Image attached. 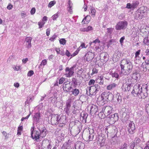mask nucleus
Returning <instances> with one entry per match:
<instances>
[{
    "label": "nucleus",
    "instance_id": "f257e3e1",
    "mask_svg": "<svg viewBox=\"0 0 149 149\" xmlns=\"http://www.w3.org/2000/svg\"><path fill=\"white\" fill-rule=\"evenodd\" d=\"M121 71L120 74L126 75L129 74L131 72L133 66L132 63L130 59L124 58L122 59L120 63Z\"/></svg>",
    "mask_w": 149,
    "mask_h": 149
},
{
    "label": "nucleus",
    "instance_id": "f03ea898",
    "mask_svg": "<svg viewBox=\"0 0 149 149\" xmlns=\"http://www.w3.org/2000/svg\"><path fill=\"white\" fill-rule=\"evenodd\" d=\"M140 87L139 84H136L133 87L132 93L134 96H138L139 98L144 99L146 97V96L144 95L143 93L142 92V88H140Z\"/></svg>",
    "mask_w": 149,
    "mask_h": 149
},
{
    "label": "nucleus",
    "instance_id": "7ed1b4c3",
    "mask_svg": "<svg viewBox=\"0 0 149 149\" xmlns=\"http://www.w3.org/2000/svg\"><path fill=\"white\" fill-rule=\"evenodd\" d=\"M111 94H110L106 92H104L102 93L101 96L98 98V101L99 103H101V105H103L104 104V100L108 101L109 100L110 96H112Z\"/></svg>",
    "mask_w": 149,
    "mask_h": 149
},
{
    "label": "nucleus",
    "instance_id": "20e7f679",
    "mask_svg": "<svg viewBox=\"0 0 149 149\" xmlns=\"http://www.w3.org/2000/svg\"><path fill=\"white\" fill-rule=\"evenodd\" d=\"M94 135L93 133L91 134L89 131H84L83 133L82 136L85 141L89 142L93 140Z\"/></svg>",
    "mask_w": 149,
    "mask_h": 149
},
{
    "label": "nucleus",
    "instance_id": "39448f33",
    "mask_svg": "<svg viewBox=\"0 0 149 149\" xmlns=\"http://www.w3.org/2000/svg\"><path fill=\"white\" fill-rule=\"evenodd\" d=\"M136 83V81L132 79L131 78H127L126 80V82L125 85L123 86H125V90L126 91H129L130 89V88L132 86V84Z\"/></svg>",
    "mask_w": 149,
    "mask_h": 149
},
{
    "label": "nucleus",
    "instance_id": "423d86ee",
    "mask_svg": "<svg viewBox=\"0 0 149 149\" xmlns=\"http://www.w3.org/2000/svg\"><path fill=\"white\" fill-rule=\"evenodd\" d=\"M128 23L125 21L119 22L116 25L115 29L117 30L125 29Z\"/></svg>",
    "mask_w": 149,
    "mask_h": 149
},
{
    "label": "nucleus",
    "instance_id": "0eeeda50",
    "mask_svg": "<svg viewBox=\"0 0 149 149\" xmlns=\"http://www.w3.org/2000/svg\"><path fill=\"white\" fill-rule=\"evenodd\" d=\"M74 68L72 67L70 68L68 67L66 68L65 69L64 75L67 77H72L74 73Z\"/></svg>",
    "mask_w": 149,
    "mask_h": 149
},
{
    "label": "nucleus",
    "instance_id": "6e6552de",
    "mask_svg": "<svg viewBox=\"0 0 149 149\" xmlns=\"http://www.w3.org/2000/svg\"><path fill=\"white\" fill-rule=\"evenodd\" d=\"M41 146L42 149H51L52 146L49 140H44L42 142Z\"/></svg>",
    "mask_w": 149,
    "mask_h": 149
},
{
    "label": "nucleus",
    "instance_id": "1a4fd4ad",
    "mask_svg": "<svg viewBox=\"0 0 149 149\" xmlns=\"http://www.w3.org/2000/svg\"><path fill=\"white\" fill-rule=\"evenodd\" d=\"M118 119V114L117 113L111 115L109 117V121L110 124H113Z\"/></svg>",
    "mask_w": 149,
    "mask_h": 149
},
{
    "label": "nucleus",
    "instance_id": "9d476101",
    "mask_svg": "<svg viewBox=\"0 0 149 149\" xmlns=\"http://www.w3.org/2000/svg\"><path fill=\"white\" fill-rule=\"evenodd\" d=\"M97 88H96L95 86H93L88 87L86 89V92L89 93L90 95H95L96 94V91H97Z\"/></svg>",
    "mask_w": 149,
    "mask_h": 149
},
{
    "label": "nucleus",
    "instance_id": "9b49d317",
    "mask_svg": "<svg viewBox=\"0 0 149 149\" xmlns=\"http://www.w3.org/2000/svg\"><path fill=\"white\" fill-rule=\"evenodd\" d=\"M59 116L57 114H52V116L51 122L53 125L58 124Z\"/></svg>",
    "mask_w": 149,
    "mask_h": 149
},
{
    "label": "nucleus",
    "instance_id": "f8f14e48",
    "mask_svg": "<svg viewBox=\"0 0 149 149\" xmlns=\"http://www.w3.org/2000/svg\"><path fill=\"white\" fill-rule=\"evenodd\" d=\"M41 119V114L38 111L35 113L33 117V120L36 123H39Z\"/></svg>",
    "mask_w": 149,
    "mask_h": 149
},
{
    "label": "nucleus",
    "instance_id": "ddd939ff",
    "mask_svg": "<svg viewBox=\"0 0 149 149\" xmlns=\"http://www.w3.org/2000/svg\"><path fill=\"white\" fill-rule=\"evenodd\" d=\"M31 135V138L33 139H34L36 141H38L40 137V132L38 131L35 130L34 133H32Z\"/></svg>",
    "mask_w": 149,
    "mask_h": 149
},
{
    "label": "nucleus",
    "instance_id": "4468645a",
    "mask_svg": "<svg viewBox=\"0 0 149 149\" xmlns=\"http://www.w3.org/2000/svg\"><path fill=\"white\" fill-rule=\"evenodd\" d=\"M64 86H63V90L66 92L69 91L72 89V86L70 82L68 81L64 83Z\"/></svg>",
    "mask_w": 149,
    "mask_h": 149
},
{
    "label": "nucleus",
    "instance_id": "2eb2a0df",
    "mask_svg": "<svg viewBox=\"0 0 149 149\" xmlns=\"http://www.w3.org/2000/svg\"><path fill=\"white\" fill-rule=\"evenodd\" d=\"M135 127L134 124L132 122H131L129 124L128 127V131L129 133L130 134H133L134 132Z\"/></svg>",
    "mask_w": 149,
    "mask_h": 149
},
{
    "label": "nucleus",
    "instance_id": "dca6fc26",
    "mask_svg": "<svg viewBox=\"0 0 149 149\" xmlns=\"http://www.w3.org/2000/svg\"><path fill=\"white\" fill-rule=\"evenodd\" d=\"M94 57V54L91 52H88L85 55V58L86 61H91L93 58Z\"/></svg>",
    "mask_w": 149,
    "mask_h": 149
},
{
    "label": "nucleus",
    "instance_id": "f3484780",
    "mask_svg": "<svg viewBox=\"0 0 149 149\" xmlns=\"http://www.w3.org/2000/svg\"><path fill=\"white\" fill-rule=\"evenodd\" d=\"M90 112L91 114H95L97 111L98 107L97 105L92 104L90 106Z\"/></svg>",
    "mask_w": 149,
    "mask_h": 149
},
{
    "label": "nucleus",
    "instance_id": "a211bd4d",
    "mask_svg": "<svg viewBox=\"0 0 149 149\" xmlns=\"http://www.w3.org/2000/svg\"><path fill=\"white\" fill-rule=\"evenodd\" d=\"M32 38L31 37H26L25 39L26 45L27 48H30L31 47V41Z\"/></svg>",
    "mask_w": 149,
    "mask_h": 149
},
{
    "label": "nucleus",
    "instance_id": "6ab92c4d",
    "mask_svg": "<svg viewBox=\"0 0 149 149\" xmlns=\"http://www.w3.org/2000/svg\"><path fill=\"white\" fill-rule=\"evenodd\" d=\"M112 109L113 108L111 107L107 106L105 107L103 111L104 113L108 116L111 113Z\"/></svg>",
    "mask_w": 149,
    "mask_h": 149
},
{
    "label": "nucleus",
    "instance_id": "aec40b11",
    "mask_svg": "<svg viewBox=\"0 0 149 149\" xmlns=\"http://www.w3.org/2000/svg\"><path fill=\"white\" fill-rule=\"evenodd\" d=\"M71 99H69L66 102L65 113H68L70 112V109L71 107Z\"/></svg>",
    "mask_w": 149,
    "mask_h": 149
},
{
    "label": "nucleus",
    "instance_id": "412c9836",
    "mask_svg": "<svg viewBox=\"0 0 149 149\" xmlns=\"http://www.w3.org/2000/svg\"><path fill=\"white\" fill-rule=\"evenodd\" d=\"M73 4L70 0L68 1V6L67 8L68 11L72 14L73 13L72 7Z\"/></svg>",
    "mask_w": 149,
    "mask_h": 149
},
{
    "label": "nucleus",
    "instance_id": "4be33fe9",
    "mask_svg": "<svg viewBox=\"0 0 149 149\" xmlns=\"http://www.w3.org/2000/svg\"><path fill=\"white\" fill-rule=\"evenodd\" d=\"M141 67H143L144 69H146V70L149 69V61L148 60H146L142 64Z\"/></svg>",
    "mask_w": 149,
    "mask_h": 149
},
{
    "label": "nucleus",
    "instance_id": "5701e85b",
    "mask_svg": "<svg viewBox=\"0 0 149 149\" xmlns=\"http://www.w3.org/2000/svg\"><path fill=\"white\" fill-rule=\"evenodd\" d=\"M117 86L116 84L112 83L109 84L107 87V89L108 90H111L115 88Z\"/></svg>",
    "mask_w": 149,
    "mask_h": 149
},
{
    "label": "nucleus",
    "instance_id": "b1692460",
    "mask_svg": "<svg viewBox=\"0 0 149 149\" xmlns=\"http://www.w3.org/2000/svg\"><path fill=\"white\" fill-rule=\"evenodd\" d=\"M91 17L90 16L87 15L83 20L82 23L83 24H87L90 21Z\"/></svg>",
    "mask_w": 149,
    "mask_h": 149
},
{
    "label": "nucleus",
    "instance_id": "393cba45",
    "mask_svg": "<svg viewBox=\"0 0 149 149\" xmlns=\"http://www.w3.org/2000/svg\"><path fill=\"white\" fill-rule=\"evenodd\" d=\"M139 74L137 73H134L132 74L131 78L132 79L136 81V83L137 82V80L138 78Z\"/></svg>",
    "mask_w": 149,
    "mask_h": 149
},
{
    "label": "nucleus",
    "instance_id": "a878e982",
    "mask_svg": "<svg viewBox=\"0 0 149 149\" xmlns=\"http://www.w3.org/2000/svg\"><path fill=\"white\" fill-rule=\"evenodd\" d=\"M71 92H72V94L75 96L77 95L79 93V90L77 88L73 89Z\"/></svg>",
    "mask_w": 149,
    "mask_h": 149
},
{
    "label": "nucleus",
    "instance_id": "bb28decb",
    "mask_svg": "<svg viewBox=\"0 0 149 149\" xmlns=\"http://www.w3.org/2000/svg\"><path fill=\"white\" fill-rule=\"evenodd\" d=\"M141 141L140 139L138 137H136L134 140L133 142L134 145H137L140 143Z\"/></svg>",
    "mask_w": 149,
    "mask_h": 149
},
{
    "label": "nucleus",
    "instance_id": "cd10ccee",
    "mask_svg": "<svg viewBox=\"0 0 149 149\" xmlns=\"http://www.w3.org/2000/svg\"><path fill=\"white\" fill-rule=\"evenodd\" d=\"M58 121L59 123H66V117L64 116H62L60 117L58 119Z\"/></svg>",
    "mask_w": 149,
    "mask_h": 149
},
{
    "label": "nucleus",
    "instance_id": "c85d7f7f",
    "mask_svg": "<svg viewBox=\"0 0 149 149\" xmlns=\"http://www.w3.org/2000/svg\"><path fill=\"white\" fill-rule=\"evenodd\" d=\"M46 135V131L43 129L40 131V137L42 138L45 137Z\"/></svg>",
    "mask_w": 149,
    "mask_h": 149
},
{
    "label": "nucleus",
    "instance_id": "c756f323",
    "mask_svg": "<svg viewBox=\"0 0 149 149\" xmlns=\"http://www.w3.org/2000/svg\"><path fill=\"white\" fill-rule=\"evenodd\" d=\"M98 70L95 68H93L92 70V72L91 73V76L94 74H97L98 73Z\"/></svg>",
    "mask_w": 149,
    "mask_h": 149
},
{
    "label": "nucleus",
    "instance_id": "7c9ffc66",
    "mask_svg": "<svg viewBox=\"0 0 149 149\" xmlns=\"http://www.w3.org/2000/svg\"><path fill=\"white\" fill-rule=\"evenodd\" d=\"M81 49V48H80V47H79L77 48V50L71 55V56L72 57H74L77 55Z\"/></svg>",
    "mask_w": 149,
    "mask_h": 149
},
{
    "label": "nucleus",
    "instance_id": "2f4dec72",
    "mask_svg": "<svg viewBox=\"0 0 149 149\" xmlns=\"http://www.w3.org/2000/svg\"><path fill=\"white\" fill-rule=\"evenodd\" d=\"M56 3V1H51L49 2L48 4V7L51 8L54 6Z\"/></svg>",
    "mask_w": 149,
    "mask_h": 149
},
{
    "label": "nucleus",
    "instance_id": "473e14b6",
    "mask_svg": "<svg viewBox=\"0 0 149 149\" xmlns=\"http://www.w3.org/2000/svg\"><path fill=\"white\" fill-rule=\"evenodd\" d=\"M2 133L3 135L5 136V139H7L8 138L10 137L11 136L10 134H7L5 132L3 131Z\"/></svg>",
    "mask_w": 149,
    "mask_h": 149
},
{
    "label": "nucleus",
    "instance_id": "72a5a7b5",
    "mask_svg": "<svg viewBox=\"0 0 149 149\" xmlns=\"http://www.w3.org/2000/svg\"><path fill=\"white\" fill-rule=\"evenodd\" d=\"M104 112V111L103 112H100L98 114L99 116L101 119L104 118L105 117Z\"/></svg>",
    "mask_w": 149,
    "mask_h": 149
},
{
    "label": "nucleus",
    "instance_id": "f704fd0d",
    "mask_svg": "<svg viewBox=\"0 0 149 149\" xmlns=\"http://www.w3.org/2000/svg\"><path fill=\"white\" fill-rule=\"evenodd\" d=\"M111 76L113 77H114L118 79L119 77L118 74L116 72H114V73H112Z\"/></svg>",
    "mask_w": 149,
    "mask_h": 149
},
{
    "label": "nucleus",
    "instance_id": "c9c22d12",
    "mask_svg": "<svg viewBox=\"0 0 149 149\" xmlns=\"http://www.w3.org/2000/svg\"><path fill=\"white\" fill-rule=\"evenodd\" d=\"M45 23V22H42V21L38 22V24L39 26V28L40 29L42 27Z\"/></svg>",
    "mask_w": 149,
    "mask_h": 149
},
{
    "label": "nucleus",
    "instance_id": "e433bc0d",
    "mask_svg": "<svg viewBox=\"0 0 149 149\" xmlns=\"http://www.w3.org/2000/svg\"><path fill=\"white\" fill-rule=\"evenodd\" d=\"M57 37V36L54 34L49 39V40L51 42H54Z\"/></svg>",
    "mask_w": 149,
    "mask_h": 149
},
{
    "label": "nucleus",
    "instance_id": "4c0bfd02",
    "mask_svg": "<svg viewBox=\"0 0 149 149\" xmlns=\"http://www.w3.org/2000/svg\"><path fill=\"white\" fill-rule=\"evenodd\" d=\"M59 42L61 44L64 45L66 43V40L65 39L61 38L59 40Z\"/></svg>",
    "mask_w": 149,
    "mask_h": 149
},
{
    "label": "nucleus",
    "instance_id": "58836bf2",
    "mask_svg": "<svg viewBox=\"0 0 149 149\" xmlns=\"http://www.w3.org/2000/svg\"><path fill=\"white\" fill-rule=\"evenodd\" d=\"M47 63V61L46 59H44L42 61L40 65V66L43 65V66L46 65Z\"/></svg>",
    "mask_w": 149,
    "mask_h": 149
},
{
    "label": "nucleus",
    "instance_id": "ea45409f",
    "mask_svg": "<svg viewBox=\"0 0 149 149\" xmlns=\"http://www.w3.org/2000/svg\"><path fill=\"white\" fill-rule=\"evenodd\" d=\"M96 12V11L95 9H91V15L92 16L94 17L95 16Z\"/></svg>",
    "mask_w": 149,
    "mask_h": 149
},
{
    "label": "nucleus",
    "instance_id": "a19ab883",
    "mask_svg": "<svg viewBox=\"0 0 149 149\" xmlns=\"http://www.w3.org/2000/svg\"><path fill=\"white\" fill-rule=\"evenodd\" d=\"M79 148L80 149H83L84 148V143L81 142H79Z\"/></svg>",
    "mask_w": 149,
    "mask_h": 149
},
{
    "label": "nucleus",
    "instance_id": "79ce46f5",
    "mask_svg": "<svg viewBox=\"0 0 149 149\" xmlns=\"http://www.w3.org/2000/svg\"><path fill=\"white\" fill-rule=\"evenodd\" d=\"M95 82V81L93 79H91L89 81L88 84L89 86L93 85Z\"/></svg>",
    "mask_w": 149,
    "mask_h": 149
},
{
    "label": "nucleus",
    "instance_id": "37998d69",
    "mask_svg": "<svg viewBox=\"0 0 149 149\" xmlns=\"http://www.w3.org/2000/svg\"><path fill=\"white\" fill-rule=\"evenodd\" d=\"M65 78L63 77H61L59 80V84H62L63 82L65 81Z\"/></svg>",
    "mask_w": 149,
    "mask_h": 149
},
{
    "label": "nucleus",
    "instance_id": "c03bdc74",
    "mask_svg": "<svg viewBox=\"0 0 149 149\" xmlns=\"http://www.w3.org/2000/svg\"><path fill=\"white\" fill-rule=\"evenodd\" d=\"M132 8L134 9L136 8L138 6V4L136 2H133L131 5Z\"/></svg>",
    "mask_w": 149,
    "mask_h": 149
},
{
    "label": "nucleus",
    "instance_id": "a18cd8bd",
    "mask_svg": "<svg viewBox=\"0 0 149 149\" xmlns=\"http://www.w3.org/2000/svg\"><path fill=\"white\" fill-rule=\"evenodd\" d=\"M102 78L101 77H100V79H99V80H100V81H98L97 80L98 79H97V80L96 82L98 83H99L100 85H103V81H102Z\"/></svg>",
    "mask_w": 149,
    "mask_h": 149
},
{
    "label": "nucleus",
    "instance_id": "49530a36",
    "mask_svg": "<svg viewBox=\"0 0 149 149\" xmlns=\"http://www.w3.org/2000/svg\"><path fill=\"white\" fill-rule=\"evenodd\" d=\"M34 74L33 71L31 70L29 71L27 73V76L29 77H31Z\"/></svg>",
    "mask_w": 149,
    "mask_h": 149
},
{
    "label": "nucleus",
    "instance_id": "de8ad7c7",
    "mask_svg": "<svg viewBox=\"0 0 149 149\" xmlns=\"http://www.w3.org/2000/svg\"><path fill=\"white\" fill-rule=\"evenodd\" d=\"M58 17V13H56L54 14L52 16V19L53 20H56Z\"/></svg>",
    "mask_w": 149,
    "mask_h": 149
},
{
    "label": "nucleus",
    "instance_id": "09e8293b",
    "mask_svg": "<svg viewBox=\"0 0 149 149\" xmlns=\"http://www.w3.org/2000/svg\"><path fill=\"white\" fill-rule=\"evenodd\" d=\"M116 133L117 131L115 130H113L112 132L111 133V135H113V136H116Z\"/></svg>",
    "mask_w": 149,
    "mask_h": 149
},
{
    "label": "nucleus",
    "instance_id": "8fccbe9b",
    "mask_svg": "<svg viewBox=\"0 0 149 149\" xmlns=\"http://www.w3.org/2000/svg\"><path fill=\"white\" fill-rule=\"evenodd\" d=\"M127 144L125 143L123 146H121L120 148V149H127Z\"/></svg>",
    "mask_w": 149,
    "mask_h": 149
},
{
    "label": "nucleus",
    "instance_id": "3c124183",
    "mask_svg": "<svg viewBox=\"0 0 149 149\" xmlns=\"http://www.w3.org/2000/svg\"><path fill=\"white\" fill-rule=\"evenodd\" d=\"M144 43L146 45H148L149 43V40L148 39V38H145L143 41Z\"/></svg>",
    "mask_w": 149,
    "mask_h": 149
},
{
    "label": "nucleus",
    "instance_id": "603ef678",
    "mask_svg": "<svg viewBox=\"0 0 149 149\" xmlns=\"http://www.w3.org/2000/svg\"><path fill=\"white\" fill-rule=\"evenodd\" d=\"M146 110L148 116H149V104L146 105Z\"/></svg>",
    "mask_w": 149,
    "mask_h": 149
},
{
    "label": "nucleus",
    "instance_id": "864d4df0",
    "mask_svg": "<svg viewBox=\"0 0 149 149\" xmlns=\"http://www.w3.org/2000/svg\"><path fill=\"white\" fill-rule=\"evenodd\" d=\"M36 9L35 8H33L30 11V13L32 15H33L36 12Z\"/></svg>",
    "mask_w": 149,
    "mask_h": 149
},
{
    "label": "nucleus",
    "instance_id": "5fc2aeb1",
    "mask_svg": "<svg viewBox=\"0 0 149 149\" xmlns=\"http://www.w3.org/2000/svg\"><path fill=\"white\" fill-rule=\"evenodd\" d=\"M12 68L15 71H17L19 70V66L17 65H13Z\"/></svg>",
    "mask_w": 149,
    "mask_h": 149
},
{
    "label": "nucleus",
    "instance_id": "6e6d98bb",
    "mask_svg": "<svg viewBox=\"0 0 149 149\" xmlns=\"http://www.w3.org/2000/svg\"><path fill=\"white\" fill-rule=\"evenodd\" d=\"M83 71V70L81 68V69L79 70L77 72V75L78 76H80L82 74Z\"/></svg>",
    "mask_w": 149,
    "mask_h": 149
},
{
    "label": "nucleus",
    "instance_id": "4d7b16f0",
    "mask_svg": "<svg viewBox=\"0 0 149 149\" xmlns=\"http://www.w3.org/2000/svg\"><path fill=\"white\" fill-rule=\"evenodd\" d=\"M113 30V28H110L107 29V32L109 33H111Z\"/></svg>",
    "mask_w": 149,
    "mask_h": 149
},
{
    "label": "nucleus",
    "instance_id": "13d9d810",
    "mask_svg": "<svg viewBox=\"0 0 149 149\" xmlns=\"http://www.w3.org/2000/svg\"><path fill=\"white\" fill-rule=\"evenodd\" d=\"M125 39V37L123 36L122 37L120 40V42L121 45H123V41Z\"/></svg>",
    "mask_w": 149,
    "mask_h": 149
},
{
    "label": "nucleus",
    "instance_id": "bf43d9fd",
    "mask_svg": "<svg viewBox=\"0 0 149 149\" xmlns=\"http://www.w3.org/2000/svg\"><path fill=\"white\" fill-rule=\"evenodd\" d=\"M50 29H48L46 30V34L47 36H49L50 34Z\"/></svg>",
    "mask_w": 149,
    "mask_h": 149
},
{
    "label": "nucleus",
    "instance_id": "052dcab7",
    "mask_svg": "<svg viewBox=\"0 0 149 149\" xmlns=\"http://www.w3.org/2000/svg\"><path fill=\"white\" fill-rule=\"evenodd\" d=\"M140 51H141V50H139L138 51L136 52L135 54V58H137L138 56L140 54Z\"/></svg>",
    "mask_w": 149,
    "mask_h": 149
},
{
    "label": "nucleus",
    "instance_id": "680f3d73",
    "mask_svg": "<svg viewBox=\"0 0 149 149\" xmlns=\"http://www.w3.org/2000/svg\"><path fill=\"white\" fill-rule=\"evenodd\" d=\"M72 82L74 84L77 85V80L75 78H73Z\"/></svg>",
    "mask_w": 149,
    "mask_h": 149
},
{
    "label": "nucleus",
    "instance_id": "e2e57ef3",
    "mask_svg": "<svg viewBox=\"0 0 149 149\" xmlns=\"http://www.w3.org/2000/svg\"><path fill=\"white\" fill-rule=\"evenodd\" d=\"M21 16L22 18H24L26 16V15L25 13L23 12L21 13Z\"/></svg>",
    "mask_w": 149,
    "mask_h": 149
},
{
    "label": "nucleus",
    "instance_id": "0e129e2a",
    "mask_svg": "<svg viewBox=\"0 0 149 149\" xmlns=\"http://www.w3.org/2000/svg\"><path fill=\"white\" fill-rule=\"evenodd\" d=\"M126 8L128 9L132 8L131 5L130 3H127V4Z\"/></svg>",
    "mask_w": 149,
    "mask_h": 149
},
{
    "label": "nucleus",
    "instance_id": "69168bd1",
    "mask_svg": "<svg viewBox=\"0 0 149 149\" xmlns=\"http://www.w3.org/2000/svg\"><path fill=\"white\" fill-rule=\"evenodd\" d=\"M30 115V114H29L27 116L25 117L22 118L21 120L22 121H23L25 119H28L29 118Z\"/></svg>",
    "mask_w": 149,
    "mask_h": 149
},
{
    "label": "nucleus",
    "instance_id": "338daca9",
    "mask_svg": "<svg viewBox=\"0 0 149 149\" xmlns=\"http://www.w3.org/2000/svg\"><path fill=\"white\" fill-rule=\"evenodd\" d=\"M65 54L68 57H69L70 55V53L68 50H66Z\"/></svg>",
    "mask_w": 149,
    "mask_h": 149
},
{
    "label": "nucleus",
    "instance_id": "774afa93",
    "mask_svg": "<svg viewBox=\"0 0 149 149\" xmlns=\"http://www.w3.org/2000/svg\"><path fill=\"white\" fill-rule=\"evenodd\" d=\"M47 20V17L46 16H44L42 19V22H46Z\"/></svg>",
    "mask_w": 149,
    "mask_h": 149
}]
</instances>
